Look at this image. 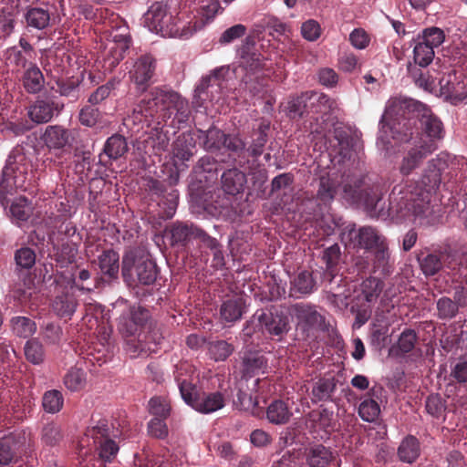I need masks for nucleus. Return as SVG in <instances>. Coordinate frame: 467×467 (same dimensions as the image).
Listing matches in <instances>:
<instances>
[{
    "instance_id": "nucleus-1",
    "label": "nucleus",
    "mask_w": 467,
    "mask_h": 467,
    "mask_svg": "<svg viewBox=\"0 0 467 467\" xmlns=\"http://www.w3.org/2000/svg\"><path fill=\"white\" fill-rule=\"evenodd\" d=\"M444 133L442 122L425 104L412 99L391 98L379 120L377 146L388 151L392 147L391 140H417L420 144L431 143L435 150Z\"/></svg>"
},
{
    "instance_id": "nucleus-2",
    "label": "nucleus",
    "mask_w": 467,
    "mask_h": 467,
    "mask_svg": "<svg viewBox=\"0 0 467 467\" xmlns=\"http://www.w3.org/2000/svg\"><path fill=\"white\" fill-rule=\"evenodd\" d=\"M461 161L462 158L440 152L428 161L420 182L393 188L389 202L391 213L418 225L431 224L434 221L431 200L441 182V174L456 170Z\"/></svg>"
},
{
    "instance_id": "nucleus-3",
    "label": "nucleus",
    "mask_w": 467,
    "mask_h": 467,
    "mask_svg": "<svg viewBox=\"0 0 467 467\" xmlns=\"http://www.w3.org/2000/svg\"><path fill=\"white\" fill-rule=\"evenodd\" d=\"M190 114L188 101L177 92L159 88H152L134 107L132 118L134 121H148L157 119L167 121L173 118L178 123L185 122Z\"/></svg>"
},
{
    "instance_id": "nucleus-4",
    "label": "nucleus",
    "mask_w": 467,
    "mask_h": 467,
    "mask_svg": "<svg viewBox=\"0 0 467 467\" xmlns=\"http://www.w3.org/2000/svg\"><path fill=\"white\" fill-rule=\"evenodd\" d=\"M119 450V445L109 437L107 420H100L88 427L79 441L80 464L82 467H106L115 459Z\"/></svg>"
},
{
    "instance_id": "nucleus-5",
    "label": "nucleus",
    "mask_w": 467,
    "mask_h": 467,
    "mask_svg": "<svg viewBox=\"0 0 467 467\" xmlns=\"http://www.w3.org/2000/svg\"><path fill=\"white\" fill-rule=\"evenodd\" d=\"M35 181L32 161L22 149L10 152L0 181V202L4 205L6 196L15 190L27 191Z\"/></svg>"
},
{
    "instance_id": "nucleus-6",
    "label": "nucleus",
    "mask_w": 467,
    "mask_h": 467,
    "mask_svg": "<svg viewBox=\"0 0 467 467\" xmlns=\"http://www.w3.org/2000/svg\"><path fill=\"white\" fill-rule=\"evenodd\" d=\"M189 366L180 364L176 367L175 380L181 396L184 402L198 412L208 414L221 410L224 406V398L221 392L199 393L196 387L182 378V371H186Z\"/></svg>"
},
{
    "instance_id": "nucleus-7",
    "label": "nucleus",
    "mask_w": 467,
    "mask_h": 467,
    "mask_svg": "<svg viewBox=\"0 0 467 467\" xmlns=\"http://www.w3.org/2000/svg\"><path fill=\"white\" fill-rule=\"evenodd\" d=\"M384 191L379 185L361 187L360 184L352 187L345 185L343 198L349 203L364 208L372 218L383 217L387 214L385 202L382 201Z\"/></svg>"
},
{
    "instance_id": "nucleus-8",
    "label": "nucleus",
    "mask_w": 467,
    "mask_h": 467,
    "mask_svg": "<svg viewBox=\"0 0 467 467\" xmlns=\"http://www.w3.org/2000/svg\"><path fill=\"white\" fill-rule=\"evenodd\" d=\"M341 242L346 247L371 252L389 243L388 238L377 228L365 225L356 228L348 225L341 233Z\"/></svg>"
},
{
    "instance_id": "nucleus-9",
    "label": "nucleus",
    "mask_w": 467,
    "mask_h": 467,
    "mask_svg": "<svg viewBox=\"0 0 467 467\" xmlns=\"http://www.w3.org/2000/svg\"><path fill=\"white\" fill-rule=\"evenodd\" d=\"M132 268L142 285H151L157 279V265L149 254L137 256L133 252L126 254L122 259V275L125 278L131 275Z\"/></svg>"
},
{
    "instance_id": "nucleus-10",
    "label": "nucleus",
    "mask_w": 467,
    "mask_h": 467,
    "mask_svg": "<svg viewBox=\"0 0 467 467\" xmlns=\"http://www.w3.org/2000/svg\"><path fill=\"white\" fill-rule=\"evenodd\" d=\"M371 254L370 262L359 258L356 262L358 271H369L371 274L379 275L383 277L389 275L394 269V260L391 257V252L389 243L369 252Z\"/></svg>"
},
{
    "instance_id": "nucleus-11",
    "label": "nucleus",
    "mask_w": 467,
    "mask_h": 467,
    "mask_svg": "<svg viewBox=\"0 0 467 467\" xmlns=\"http://www.w3.org/2000/svg\"><path fill=\"white\" fill-rule=\"evenodd\" d=\"M288 307H273L257 315L261 328L274 337H282L290 329Z\"/></svg>"
},
{
    "instance_id": "nucleus-12",
    "label": "nucleus",
    "mask_w": 467,
    "mask_h": 467,
    "mask_svg": "<svg viewBox=\"0 0 467 467\" xmlns=\"http://www.w3.org/2000/svg\"><path fill=\"white\" fill-rule=\"evenodd\" d=\"M111 37L112 40L107 44V53L103 57L105 70H112L119 65L130 44V37L126 27L116 29Z\"/></svg>"
},
{
    "instance_id": "nucleus-13",
    "label": "nucleus",
    "mask_w": 467,
    "mask_h": 467,
    "mask_svg": "<svg viewBox=\"0 0 467 467\" xmlns=\"http://www.w3.org/2000/svg\"><path fill=\"white\" fill-rule=\"evenodd\" d=\"M392 147L386 151L387 153L399 142L391 140ZM408 144V150L404 154L400 165V171L402 175L410 174L416 168L420 166L422 161L431 152L434 151L432 144H420L417 140H412Z\"/></svg>"
},
{
    "instance_id": "nucleus-14",
    "label": "nucleus",
    "mask_w": 467,
    "mask_h": 467,
    "mask_svg": "<svg viewBox=\"0 0 467 467\" xmlns=\"http://www.w3.org/2000/svg\"><path fill=\"white\" fill-rule=\"evenodd\" d=\"M86 314L82 318V326L87 327L89 336L97 337L102 347L108 343L109 332L103 320V307L101 305L87 302L85 303Z\"/></svg>"
},
{
    "instance_id": "nucleus-15",
    "label": "nucleus",
    "mask_w": 467,
    "mask_h": 467,
    "mask_svg": "<svg viewBox=\"0 0 467 467\" xmlns=\"http://www.w3.org/2000/svg\"><path fill=\"white\" fill-rule=\"evenodd\" d=\"M288 314L297 320V326L304 330L322 329L324 327L325 318L313 305L293 304L288 306Z\"/></svg>"
},
{
    "instance_id": "nucleus-16",
    "label": "nucleus",
    "mask_w": 467,
    "mask_h": 467,
    "mask_svg": "<svg viewBox=\"0 0 467 467\" xmlns=\"http://www.w3.org/2000/svg\"><path fill=\"white\" fill-rule=\"evenodd\" d=\"M171 14L172 12L169 10L166 4L156 2L144 14L143 24L150 32L164 37L165 34H168L167 32L171 33V29L167 28L171 19Z\"/></svg>"
},
{
    "instance_id": "nucleus-17",
    "label": "nucleus",
    "mask_w": 467,
    "mask_h": 467,
    "mask_svg": "<svg viewBox=\"0 0 467 467\" xmlns=\"http://www.w3.org/2000/svg\"><path fill=\"white\" fill-rule=\"evenodd\" d=\"M161 341V337L156 331L140 332L138 338L127 340L125 350L132 358L148 357L156 353Z\"/></svg>"
},
{
    "instance_id": "nucleus-18",
    "label": "nucleus",
    "mask_w": 467,
    "mask_h": 467,
    "mask_svg": "<svg viewBox=\"0 0 467 467\" xmlns=\"http://www.w3.org/2000/svg\"><path fill=\"white\" fill-rule=\"evenodd\" d=\"M202 23L195 20V16L187 11L171 14V19L168 24L171 33L167 32L164 37L189 38L202 27Z\"/></svg>"
},
{
    "instance_id": "nucleus-19",
    "label": "nucleus",
    "mask_w": 467,
    "mask_h": 467,
    "mask_svg": "<svg viewBox=\"0 0 467 467\" xmlns=\"http://www.w3.org/2000/svg\"><path fill=\"white\" fill-rule=\"evenodd\" d=\"M150 318V313L140 306H131L124 311L119 319V330L130 337L141 331Z\"/></svg>"
},
{
    "instance_id": "nucleus-20",
    "label": "nucleus",
    "mask_w": 467,
    "mask_h": 467,
    "mask_svg": "<svg viewBox=\"0 0 467 467\" xmlns=\"http://www.w3.org/2000/svg\"><path fill=\"white\" fill-rule=\"evenodd\" d=\"M441 93L454 103L467 99V77L462 72L453 71L440 80Z\"/></svg>"
},
{
    "instance_id": "nucleus-21",
    "label": "nucleus",
    "mask_w": 467,
    "mask_h": 467,
    "mask_svg": "<svg viewBox=\"0 0 467 467\" xmlns=\"http://www.w3.org/2000/svg\"><path fill=\"white\" fill-rule=\"evenodd\" d=\"M155 67V60L151 56H141L134 62L132 68L129 71V77L138 89L144 91L150 85Z\"/></svg>"
},
{
    "instance_id": "nucleus-22",
    "label": "nucleus",
    "mask_w": 467,
    "mask_h": 467,
    "mask_svg": "<svg viewBox=\"0 0 467 467\" xmlns=\"http://www.w3.org/2000/svg\"><path fill=\"white\" fill-rule=\"evenodd\" d=\"M71 132L61 125H48L41 135L45 146L50 150H62L71 144Z\"/></svg>"
},
{
    "instance_id": "nucleus-23",
    "label": "nucleus",
    "mask_w": 467,
    "mask_h": 467,
    "mask_svg": "<svg viewBox=\"0 0 467 467\" xmlns=\"http://www.w3.org/2000/svg\"><path fill=\"white\" fill-rule=\"evenodd\" d=\"M308 467H339V460L332 451L322 444L309 446L305 451Z\"/></svg>"
},
{
    "instance_id": "nucleus-24",
    "label": "nucleus",
    "mask_w": 467,
    "mask_h": 467,
    "mask_svg": "<svg viewBox=\"0 0 467 467\" xmlns=\"http://www.w3.org/2000/svg\"><path fill=\"white\" fill-rule=\"evenodd\" d=\"M63 109V104L51 100L38 99L28 108V117L36 123H47L55 114H58Z\"/></svg>"
},
{
    "instance_id": "nucleus-25",
    "label": "nucleus",
    "mask_w": 467,
    "mask_h": 467,
    "mask_svg": "<svg viewBox=\"0 0 467 467\" xmlns=\"http://www.w3.org/2000/svg\"><path fill=\"white\" fill-rule=\"evenodd\" d=\"M384 287L383 281L377 276H368L359 285L356 296L358 303L374 306Z\"/></svg>"
},
{
    "instance_id": "nucleus-26",
    "label": "nucleus",
    "mask_w": 467,
    "mask_h": 467,
    "mask_svg": "<svg viewBox=\"0 0 467 467\" xmlns=\"http://www.w3.org/2000/svg\"><path fill=\"white\" fill-rule=\"evenodd\" d=\"M317 290V283L310 271L298 272L290 282L289 293L291 296L301 298Z\"/></svg>"
},
{
    "instance_id": "nucleus-27",
    "label": "nucleus",
    "mask_w": 467,
    "mask_h": 467,
    "mask_svg": "<svg viewBox=\"0 0 467 467\" xmlns=\"http://www.w3.org/2000/svg\"><path fill=\"white\" fill-rule=\"evenodd\" d=\"M306 100H309V105L313 108L314 112L324 115L334 111L337 108V103L335 99L326 94L316 91H306L303 93L302 98L296 101L304 103Z\"/></svg>"
},
{
    "instance_id": "nucleus-28",
    "label": "nucleus",
    "mask_w": 467,
    "mask_h": 467,
    "mask_svg": "<svg viewBox=\"0 0 467 467\" xmlns=\"http://www.w3.org/2000/svg\"><path fill=\"white\" fill-rule=\"evenodd\" d=\"M21 432H10L0 440V464L7 465L13 459L15 450L25 443Z\"/></svg>"
},
{
    "instance_id": "nucleus-29",
    "label": "nucleus",
    "mask_w": 467,
    "mask_h": 467,
    "mask_svg": "<svg viewBox=\"0 0 467 467\" xmlns=\"http://www.w3.org/2000/svg\"><path fill=\"white\" fill-rule=\"evenodd\" d=\"M222 188L227 194L235 195L244 190L245 174L236 168L225 171L221 177Z\"/></svg>"
},
{
    "instance_id": "nucleus-30",
    "label": "nucleus",
    "mask_w": 467,
    "mask_h": 467,
    "mask_svg": "<svg viewBox=\"0 0 467 467\" xmlns=\"http://www.w3.org/2000/svg\"><path fill=\"white\" fill-rule=\"evenodd\" d=\"M227 72V69L224 67L215 68L211 75L203 77L200 82V84L196 87L194 90V98L192 100V104L195 107H202V103L200 102L201 97L202 94L208 91L210 88H220L221 81L224 78V74Z\"/></svg>"
},
{
    "instance_id": "nucleus-31",
    "label": "nucleus",
    "mask_w": 467,
    "mask_h": 467,
    "mask_svg": "<svg viewBox=\"0 0 467 467\" xmlns=\"http://www.w3.org/2000/svg\"><path fill=\"white\" fill-rule=\"evenodd\" d=\"M337 388V380L334 377L318 379L312 386L311 400L314 403L330 400Z\"/></svg>"
},
{
    "instance_id": "nucleus-32",
    "label": "nucleus",
    "mask_w": 467,
    "mask_h": 467,
    "mask_svg": "<svg viewBox=\"0 0 467 467\" xmlns=\"http://www.w3.org/2000/svg\"><path fill=\"white\" fill-rule=\"evenodd\" d=\"M28 27L43 30L49 26L50 12L42 6H28L24 14Z\"/></svg>"
},
{
    "instance_id": "nucleus-33",
    "label": "nucleus",
    "mask_w": 467,
    "mask_h": 467,
    "mask_svg": "<svg viewBox=\"0 0 467 467\" xmlns=\"http://www.w3.org/2000/svg\"><path fill=\"white\" fill-rule=\"evenodd\" d=\"M77 306L78 302L74 295L65 292L55 297L52 309L59 317L70 319L77 309Z\"/></svg>"
},
{
    "instance_id": "nucleus-34",
    "label": "nucleus",
    "mask_w": 467,
    "mask_h": 467,
    "mask_svg": "<svg viewBox=\"0 0 467 467\" xmlns=\"http://www.w3.org/2000/svg\"><path fill=\"white\" fill-rule=\"evenodd\" d=\"M339 185L338 176L336 173L327 172L320 177L317 199L324 204L330 203L337 193Z\"/></svg>"
},
{
    "instance_id": "nucleus-35",
    "label": "nucleus",
    "mask_w": 467,
    "mask_h": 467,
    "mask_svg": "<svg viewBox=\"0 0 467 467\" xmlns=\"http://www.w3.org/2000/svg\"><path fill=\"white\" fill-rule=\"evenodd\" d=\"M200 228L193 224L176 223L171 228V239L172 244L185 245L194 238H198Z\"/></svg>"
},
{
    "instance_id": "nucleus-36",
    "label": "nucleus",
    "mask_w": 467,
    "mask_h": 467,
    "mask_svg": "<svg viewBox=\"0 0 467 467\" xmlns=\"http://www.w3.org/2000/svg\"><path fill=\"white\" fill-rule=\"evenodd\" d=\"M292 415L287 403L281 400L272 401L266 410V419L270 423L275 425L287 423Z\"/></svg>"
},
{
    "instance_id": "nucleus-37",
    "label": "nucleus",
    "mask_w": 467,
    "mask_h": 467,
    "mask_svg": "<svg viewBox=\"0 0 467 467\" xmlns=\"http://www.w3.org/2000/svg\"><path fill=\"white\" fill-rule=\"evenodd\" d=\"M195 142L189 135H180L172 145V157L175 161H189L194 153Z\"/></svg>"
},
{
    "instance_id": "nucleus-38",
    "label": "nucleus",
    "mask_w": 467,
    "mask_h": 467,
    "mask_svg": "<svg viewBox=\"0 0 467 467\" xmlns=\"http://www.w3.org/2000/svg\"><path fill=\"white\" fill-rule=\"evenodd\" d=\"M99 266L101 273L109 278H116L119 270V256L112 249L105 250L99 256Z\"/></svg>"
},
{
    "instance_id": "nucleus-39",
    "label": "nucleus",
    "mask_w": 467,
    "mask_h": 467,
    "mask_svg": "<svg viewBox=\"0 0 467 467\" xmlns=\"http://www.w3.org/2000/svg\"><path fill=\"white\" fill-rule=\"evenodd\" d=\"M244 305L245 303L242 297L224 301L220 309L222 319L228 323L239 320L244 311Z\"/></svg>"
},
{
    "instance_id": "nucleus-40",
    "label": "nucleus",
    "mask_w": 467,
    "mask_h": 467,
    "mask_svg": "<svg viewBox=\"0 0 467 467\" xmlns=\"http://www.w3.org/2000/svg\"><path fill=\"white\" fill-rule=\"evenodd\" d=\"M420 455V442L414 436L409 435L402 440L398 448V456L403 462L412 463Z\"/></svg>"
},
{
    "instance_id": "nucleus-41",
    "label": "nucleus",
    "mask_w": 467,
    "mask_h": 467,
    "mask_svg": "<svg viewBox=\"0 0 467 467\" xmlns=\"http://www.w3.org/2000/svg\"><path fill=\"white\" fill-rule=\"evenodd\" d=\"M45 78L36 66L28 67L23 76V84L28 93L36 94L44 88Z\"/></svg>"
},
{
    "instance_id": "nucleus-42",
    "label": "nucleus",
    "mask_w": 467,
    "mask_h": 467,
    "mask_svg": "<svg viewBox=\"0 0 467 467\" xmlns=\"http://www.w3.org/2000/svg\"><path fill=\"white\" fill-rule=\"evenodd\" d=\"M286 29V26L280 22L277 18L274 16H264L256 21L253 26V33L255 36H259L266 31L269 34L273 32H276L278 34H284Z\"/></svg>"
},
{
    "instance_id": "nucleus-43",
    "label": "nucleus",
    "mask_w": 467,
    "mask_h": 467,
    "mask_svg": "<svg viewBox=\"0 0 467 467\" xmlns=\"http://www.w3.org/2000/svg\"><path fill=\"white\" fill-rule=\"evenodd\" d=\"M24 353L26 360L33 365H40L45 360V349L38 338L27 340L24 347Z\"/></svg>"
},
{
    "instance_id": "nucleus-44",
    "label": "nucleus",
    "mask_w": 467,
    "mask_h": 467,
    "mask_svg": "<svg viewBox=\"0 0 467 467\" xmlns=\"http://www.w3.org/2000/svg\"><path fill=\"white\" fill-rule=\"evenodd\" d=\"M266 359L264 356L256 354L245 357L243 361V374L245 378H252L259 373H265Z\"/></svg>"
},
{
    "instance_id": "nucleus-45",
    "label": "nucleus",
    "mask_w": 467,
    "mask_h": 467,
    "mask_svg": "<svg viewBox=\"0 0 467 467\" xmlns=\"http://www.w3.org/2000/svg\"><path fill=\"white\" fill-rule=\"evenodd\" d=\"M86 373L83 369L70 368L63 378L65 387L70 391H78L86 385Z\"/></svg>"
},
{
    "instance_id": "nucleus-46",
    "label": "nucleus",
    "mask_w": 467,
    "mask_h": 467,
    "mask_svg": "<svg viewBox=\"0 0 467 467\" xmlns=\"http://www.w3.org/2000/svg\"><path fill=\"white\" fill-rule=\"evenodd\" d=\"M128 150V144L125 138L121 135H113L109 137L105 143L104 152L110 159L117 160Z\"/></svg>"
},
{
    "instance_id": "nucleus-47",
    "label": "nucleus",
    "mask_w": 467,
    "mask_h": 467,
    "mask_svg": "<svg viewBox=\"0 0 467 467\" xmlns=\"http://www.w3.org/2000/svg\"><path fill=\"white\" fill-rule=\"evenodd\" d=\"M13 332L20 337H29L36 331V323L26 317H15L11 319Z\"/></svg>"
},
{
    "instance_id": "nucleus-48",
    "label": "nucleus",
    "mask_w": 467,
    "mask_h": 467,
    "mask_svg": "<svg viewBox=\"0 0 467 467\" xmlns=\"http://www.w3.org/2000/svg\"><path fill=\"white\" fill-rule=\"evenodd\" d=\"M434 55V50L426 43H423L419 38L415 40V46L413 47V58L416 64L425 67L432 62Z\"/></svg>"
},
{
    "instance_id": "nucleus-49",
    "label": "nucleus",
    "mask_w": 467,
    "mask_h": 467,
    "mask_svg": "<svg viewBox=\"0 0 467 467\" xmlns=\"http://www.w3.org/2000/svg\"><path fill=\"white\" fill-rule=\"evenodd\" d=\"M380 414V407L378 401L371 398H365L358 406L359 417L367 422H374Z\"/></svg>"
},
{
    "instance_id": "nucleus-50",
    "label": "nucleus",
    "mask_w": 467,
    "mask_h": 467,
    "mask_svg": "<svg viewBox=\"0 0 467 467\" xmlns=\"http://www.w3.org/2000/svg\"><path fill=\"white\" fill-rule=\"evenodd\" d=\"M64 404V398L61 391L51 389L45 392L42 399V405L45 411L48 413L58 412Z\"/></svg>"
},
{
    "instance_id": "nucleus-51",
    "label": "nucleus",
    "mask_w": 467,
    "mask_h": 467,
    "mask_svg": "<svg viewBox=\"0 0 467 467\" xmlns=\"http://www.w3.org/2000/svg\"><path fill=\"white\" fill-rule=\"evenodd\" d=\"M10 213L17 222H26L32 214V205L26 198H19L12 202Z\"/></svg>"
},
{
    "instance_id": "nucleus-52",
    "label": "nucleus",
    "mask_w": 467,
    "mask_h": 467,
    "mask_svg": "<svg viewBox=\"0 0 467 467\" xmlns=\"http://www.w3.org/2000/svg\"><path fill=\"white\" fill-rule=\"evenodd\" d=\"M419 262L420 269L426 276H432L442 268L441 256L437 254H428L422 258H419Z\"/></svg>"
},
{
    "instance_id": "nucleus-53",
    "label": "nucleus",
    "mask_w": 467,
    "mask_h": 467,
    "mask_svg": "<svg viewBox=\"0 0 467 467\" xmlns=\"http://www.w3.org/2000/svg\"><path fill=\"white\" fill-rule=\"evenodd\" d=\"M417 38L426 43L434 50V48L440 47L444 42L445 35L441 28L432 26L424 29L422 34L419 35Z\"/></svg>"
},
{
    "instance_id": "nucleus-54",
    "label": "nucleus",
    "mask_w": 467,
    "mask_h": 467,
    "mask_svg": "<svg viewBox=\"0 0 467 467\" xmlns=\"http://www.w3.org/2000/svg\"><path fill=\"white\" fill-rule=\"evenodd\" d=\"M208 351L213 359L223 361L232 354L234 348L224 340H218L209 343Z\"/></svg>"
},
{
    "instance_id": "nucleus-55",
    "label": "nucleus",
    "mask_w": 467,
    "mask_h": 467,
    "mask_svg": "<svg viewBox=\"0 0 467 467\" xmlns=\"http://www.w3.org/2000/svg\"><path fill=\"white\" fill-rule=\"evenodd\" d=\"M226 134L218 129H210L205 133L203 145L205 150L209 151L220 150L223 149V141H225Z\"/></svg>"
},
{
    "instance_id": "nucleus-56",
    "label": "nucleus",
    "mask_w": 467,
    "mask_h": 467,
    "mask_svg": "<svg viewBox=\"0 0 467 467\" xmlns=\"http://www.w3.org/2000/svg\"><path fill=\"white\" fill-rule=\"evenodd\" d=\"M179 193L176 190H171L168 192L159 202V206H163V212L161 214V218H171L178 206Z\"/></svg>"
},
{
    "instance_id": "nucleus-57",
    "label": "nucleus",
    "mask_w": 467,
    "mask_h": 467,
    "mask_svg": "<svg viewBox=\"0 0 467 467\" xmlns=\"http://www.w3.org/2000/svg\"><path fill=\"white\" fill-rule=\"evenodd\" d=\"M16 265L20 268L30 269L36 264L35 251L29 247H22L15 254Z\"/></svg>"
},
{
    "instance_id": "nucleus-58",
    "label": "nucleus",
    "mask_w": 467,
    "mask_h": 467,
    "mask_svg": "<svg viewBox=\"0 0 467 467\" xmlns=\"http://www.w3.org/2000/svg\"><path fill=\"white\" fill-rule=\"evenodd\" d=\"M62 439L61 429L56 423H47L42 430V441L47 446L57 445Z\"/></svg>"
},
{
    "instance_id": "nucleus-59",
    "label": "nucleus",
    "mask_w": 467,
    "mask_h": 467,
    "mask_svg": "<svg viewBox=\"0 0 467 467\" xmlns=\"http://www.w3.org/2000/svg\"><path fill=\"white\" fill-rule=\"evenodd\" d=\"M171 407L166 399L153 397L149 400V411L155 417L168 418Z\"/></svg>"
},
{
    "instance_id": "nucleus-60",
    "label": "nucleus",
    "mask_w": 467,
    "mask_h": 467,
    "mask_svg": "<svg viewBox=\"0 0 467 467\" xmlns=\"http://www.w3.org/2000/svg\"><path fill=\"white\" fill-rule=\"evenodd\" d=\"M321 26L315 19H308L301 26V35L304 39L309 42L317 41L321 36Z\"/></svg>"
},
{
    "instance_id": "nucleus-61",
    "label": "nucleus",
    "mask_w": 467,
    "mask_h": 467,
    "mask_svg": "<svg viewBox=\"0 0 467 467\" xmlns=\"http://www.w3.org/2000/svg\"><path fill=\"white\" fill-rule=\"evenodd\" d=\"M119 81L110 79L105 85L99 87L88 98V102L92 105H97L107 99L110 92L116 88Z\"/></svg>"
},
{
    "instance_id": "nucleus-62",
    "label": "nucleus",
    "mask_w": 467,
    "mask_h": 467,
    "mask_svg": "<svg viewBox=\"0 0 467 467\" xmlns=\"http://www.w3.org/2000/svg\"><path fill=\"white\" fill-rule=\"evenodd\" d=\"M417 341V334L412 329H405L400 336L397 346L401 353L410 352Z\"/></svg>"
},
{
    "instance_id": "nucleus-63",
    "label": "nucleus",
    "mask_w": 467,
    "mask_h": 467,
    "mask_svg": "<svg viewBox=\"0 0 467 467\" xmlns=\"http://www.w3.org/2000/svg\"><path fill=\"white\" fill-rule=\"evenodd\" d=\"M439 317L452 318L458 312V306L449 297H441L437 302Z\"/></svg>"
},
{
    "instance_id": "nucleus-64",
    "label": "nucleus",
    "mask_w": 467,
    "mask_h": 467,
    "mask_svg": "<svg viewBox=\"0 0 467 467\" xmlns=\"http://www.w3.org/2000/svg\"><path fill=\"white\" fill-rule=\"evenodd\" d=\"M100 113L98 109L91 106L83 107L78 114L79 122L86 127H93L97 124Z\"/></svg>"
}]
</instances>
